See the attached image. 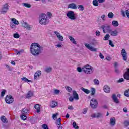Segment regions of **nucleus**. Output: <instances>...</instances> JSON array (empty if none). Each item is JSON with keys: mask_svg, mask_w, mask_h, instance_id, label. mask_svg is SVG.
I'll return each instance as SVG.
<instances>
[{"mask_svg": "<svg viewBox=\"0 0 129 129\" xmlns=\"http://www.w3.org/2000/svg\"><path fill=\"white\" fill-rule=\"evenodd\" d=\"M44 48L41 46L39 43H33L30 46V52L33 56H39L41 54Z\"/></svg>", "mask_w": 129, "mask_h": 129, "instance_id": "1", "label": "nucleus"}, {"mask_svg": "<svg viewBox=\"0 0 129 129\" xmlns=\"http://www.w3.org/2000/svg\"><path fill=\"white\" fill-rule=\"evenodd\" d=\"M39 21L41 25H43L44 26L49 24V19L45 14H42L40 15Z\"/></svg>", "mask_w": 129, "mask_h": 129, "instance_id": "2", "label": "nucleus"}, {"mask_svg": "<svg viewBox=\"0 0 129 129\" xmlns=\"http://www.w3.org/2000/svg\"><path fill=\"white\" fill-rule=\"evenodd\" d=\"M93 71V67L90 65L86 64L83 67V72L86 74H92Z\"/></svg>", "mask_w": 129, "mask_h": 129, "instance_id": "3", "label": "nucleus"}, {"mask_svg": "<svg viewBox=\"0 0 129 129\" xmlns=\"http://www.w3.org/2000/svg\"><path fill=\"white\" fill-rule=\"evenodd\" d=\"M67 16L71 20H76V17H75V14L73 11H68L67 13Z\"/></svg>", "mask_w": 129, "mask_h": 129, "instance_id": "4", "label": "nucleus"}, {"mask_svg": "<svg viewBox=\"0 0 129 129\" xmlns=\"http://www.w3.org/2000/svg\"><path fill=\"white\" fill-rule=\"evenodd\" d=\"M101 28V29H102L103 32L104 34H105L106 32H108V33H109L111 31V29L110 28V25H102Z\"/></svg>", "mask_w": 129, "mask_h": 129, "instance_id": "5", "label": "nucleus"}, {"mask_svg": "<svg viewBox=\"0 0 129 129\" xmlns=\"http://www.w3.org/2000/svg\"><path fill=\"white\" fill-rule=\"evenodd\" d=\"M5 101L6 103L10 104V103H13V102H14V98H13V97L11 95H8L5 98Z\"/></svg>", "mask_w": 129, "mask_h": 129, "instance_id": "6", "label": "nucleus"}, {"mask_svg": "<svg viewBox=\"0 0 129 129\" xmlns=\"http://www.w3.org/2000/svg\"><path fill=\"white\" fill-rule=\"evenodd\" d=\"M97 100L93 98L90 101V106L92 108H96L97 107Z\"/></svg>", "mask_w": 129, "mask_h": 129, "instance_id": "7", "label": "nucleus"}, {"mask_svg": "<svg viewBox=\"0 0 129 129\" xmlns=\"http://www.w3.org/2000/svg\"><path fill=\"white\" fill-rule=\"evenodd\" d=\"M85 47H86V48H87V49H88L90 51H91V52H97V48L93 47L89 44L85 43Z\"/></svg>", "mask_w": 129, "mask_h": 129, "instance_id": "8", "label": "nucleus"}, {"mask_svg": "<svg viewBox=\"0 0 129 129\" xmlns=\"http://www.w3.org/2000/svg\"><path fill=\"white\" fill-rule=\"evenodd\" d=\"M121 54L122 55L123 61H127V53H126L125 49H122L121 51Z\"/></svg>", "mask_w": 129, "mask_h": 129, "instance_id": "9", "label": "nucleus"}, {"mask_svg": "<svg viewBox=\"0 0 129 129\" xmlns=\"http://www.w3.org/2000/svg\"><path fill=\"white\" fill-rule=\"evenodd\" d=\"M9 10V5L8 3L5 4L2 8L1 13V14H6Z\"/></svg>", "mask_w": 129, "mask_h": 129, "instance_id": "10", "label": "nucleus"}, {"mask_svg": "<svg viewBox=\"0 0 129 129\" xmlns=\"http://www.w3.org/2000/svg\"><path fill=\"white\" fill-rule=\"evenodd\" d=\"M54 34L57 36L59 41H64V37L58 31H54Z\"/></svg>", "mask_w": 129, "mask_h": 129, "instance_id": "11", "label": "nucleus"}, {"mask_svg": "<svg viewBox=\"0 0 129 129\" xmlns=\"http://www.w3.org/2000/svg\"><path fill=\"white\" fill-rule=\"evenodd\" d=\"M118 63L117 62L114 63V71L115 73L117 74H119L120 73V71L118 69Z\"/></svg>", "mask_w": 129, "mask_h": 129, "instance_id": "12", "label": "nucleus"}, {"mask_svg": "<svg viewBox=\"0 0 129 129\" xmlns=\"http://www.w3.org/2000/svg\"><path fill=\"white\" fill-rule=\"evenodd\" d=\"M109 33L110 34L111 36H112V37H116L118 34V32H117L116 30L114 31L111 30Z\"/></svg>", "mask_w": 129, "mask_h": 129, "instance_id": "13", "label": "nucleus"}, {"mask_svg": "<svg viewBox=\"0 0 129 129\" xmlns=\"http://www.w3.org/2000/svg\"><path fill=\"white\" fill-rule=\"evenodd\" d=\"M68 9H74L75 10H76L77 9V6H76V4L75 3H71L69 4L68 6Z\"/></svg>", "mask_w": 129, "mask_h": 129, "instance_id": "14", "label": "nucleus"}, {"mask_svg": "<svg viewBox=\"0 0 129 129\" xmlns=\"http://www.w3.org/2000/svg\"><path fill=\"white\" fill-rule=\"evenodd\" d=\"M112 98L115 103H119V101H118V99H117L116 95H115V94H113L112 95Z\"/></svg>", "mask_w": 129, "mask_h": 129, "instance_id": "15", "label": "nucleus"}, {"mask_svg": "<svg viewBox=\"0 0 129 129\" xmlns=\"http://www.w3.org/2000/svg\"><path fill=\"white\" fill-rule=\"evenodd\" d=\"M22 26L24 28H26L27 30H31V25H29L27 22H24L22 24Z\"/></svg>", "mask_w": 129, "mask_h": 129, "instance_id": "16", "label": "nucleus"}, {"mask_svg": "<svg viewBox=\"0 0 129 129\" xmlns=\"http://www.w3.org/2000/svg\"><path fill=\"white\" fill-rule=\"evenodd\" d=\"M40 75H42V72L41 71H37L34 74V79H37L38 77H40Z\"/></svg>", "mask_w": 129, "mask_h": 129, "instance_id": "17", "label": "nucleus"}, {"mask_svg": "<svg viewBox=\"0 0 129 129\" xmlns=\"http://www.w3.org/2000/svg\"><path fill=\"white\" fill-rule=\"evenodd\" d=\"M73 95L74 98H75L76 100H78V99H79L78 94H77V92H76V91H73Z\"/></svg>", "mask_w": 129, "mask_h": 129, "instance_id": "18", "label": "nucleus"}, {"mask_svg": "<svg viewBox=\"0 0 129 129\" xmlns=\"http://www.w3.org/2000/svg\"><path fill=\"white\" fill-rule=\"evenodd\" d=\"M124 78L127 80H129V68L127 69V71L124 73Z\"/></svg>", "mask_w": 129, "mask_h": 129, "instance_id": "19", "label": "nucleus"}, {"mask_svg": "<svg viewBox=\"0 0 129 129\" xmlns=\"http://www.w3.org/2000/svg\"><path fill=\"white\" fill-rule=\"evenodd\" d=\"M104 91H105L106 93H109L110 92V87L108 86H105L104 87Z\"/></svg>", "mask_w": 129, "mask_h": 129, "instance_id": "20", "label": "nucleus"}, {"mask_svg": "<svg viewBox=\"0 0 129 129\" xmlns=\"http://www.w3.org/2000/svg\"><path fill=\"white\" fill-rule=\"evenodd\" d=\"M81 90H82V91H83V92H84L86 94H89L90 93V90L87 89H85L83 87L81 88Z\"/></svg>", "mask_w": 129, "mask_h": 129, "instance_id": "21", "label": "nucleus"}, {"mask_svg": "<svg viewBox=\"0 0 129 129\" xmlns=\"http://www.w3.org/2000/svg\"><path fill=\"white\" fill-rule=\"evenodd\" d=\"M100 116H101V114H100V113H98L97 114H93L91 116V117H93V118H95V117L98 118L99 117H100Z\"/></svg>", "mask_w": 129, "mask_h": 129, "instance_id": "22", "label": "nucleus"}, {"mask_svg": "<svg viewBox=\"0 0 129 129\" xmlns=\"http://www.w3.org/2000/svg\"><path fill=\"white\" fill-rule=\"evenodd\" d=\"M110 124L112 125V126H114L115 125V118H111L110 120Z\"/></svg>", "mask_w": 129, "mask_h": 129, "instance_id": "23", "label": "nucleus"}, {"mask_svg": "<svg viewBox=\"0 0 129 129\" xmlns=\"http://www.w3.org/2000/svg\"><path fill=\"white\" fill-rule=\"evenodd\" d=\"M1 120L3 123H8V119L6 118L5 116H2L1 117Z\"/></svg>", "mask_w": 129, "mask_h": 129, "instance_id": "24", "label": "nucleus"}, {"mask_svg": "<svg viewBox=\"0 0 129 129\" xmlns=\"http://www.w3.org/2000/svg\"><path fill=\"white\" fill-rule=\"evenodd\" d=\"M112 25L113 27H118L119 24L118 23V21L116 20H113L112 22Z\"/></svg>", "mask_w": 129, "mask_h": 129, "instance_id": "25", "label": "nucleus"}, {"mask_svg": "<svg viewBox=\"0 0 129 129\" xmlns=\"http://www.w3.org/2000/svg\"><path fill=\"white\" fill-rule=\"evenodd\" d=\"M69 39L73 44H74V45H76V41H75V39H74V38L73 37L69 36Z\"/></svg>", "mask_w": 129, "mask_h": 129, "instance_id": "26", "label": "nucleus"}, {"mask_svg": "<svg viewBox=\"0 0 129 129\" xmlns=\"http://www.w3.org/2000/svg\"><path fill=\"white\" fill-rule=\"evenodd\" d=\"M34 108H35V109L37 110V113H39V112H41V109H40V105H39L38 104H36L34 106Z\"/></svg>", "mask_w": 129, "mask_h": 129, "instance_id": "27", "label": "nucleus"}, {"mask_svg": "<svg viewBox=\"0 0 129 129\" xmlns=\"http://www.w3.org/2000/svg\"><path fill=\"white\" fill-rule=\"evenodd\" d=\"M34 95V93L33 92L30 91L28 92L26 96V98H30V97H32Z\"/></svg>", "mask_w": 129, "mask_h": 129, "instance_id": "28", "label": "nucleus"}, {"mask_svg": "<svg viewBox=\"0 0 129 129\" xmlns=\"http://www.w3.org/2000/svg\"><path fill=\"white\" fill-rule=\"evenodd\" d=\"M58 105V102L55 101H52L51 105V107L52 108H54V107H56Z\"/></svg>", "mask_w": 129, "mask_h": 129, "instance_id": "29", "label": "nucleus"}, {"mask_svg": "<svg viewBox=\"0 0 129 129\" xmlns=\"http://www.w3.org/2000/svg\"><path fill=\"white\" fill-rule=\"evenodd\" d=\"M52 71H53V69L52 68H51L50 67L46 68L45 69V72H47V73L52 72Z\"/></svg>", "mask_w": 129, "mask_h": 129, "instance_id": "30", "label": "nucleus"}, {"mask_svg": "<svg viewBox=\"0 0 129 129\" xmlns=\"http://www.w3.org/2000/svg\"><path fill=\"white\" fill-rule=\"evenodd\" d=\"M21 80L24 82H32V80L28 79L26 77H23L21 78Z\"/></svg>", "mask_w": 129, "mask_h": 129, "instance_id": "31", "label": "nucleus"}, {"mask_svg": "<svg viewBox=\"0 0 129 129\" xmlns=\"http://www.w3.org/2000/svg\"><path fill=\"white\" fill-rule=\"evenodd\" d=\"M11 23H13L15 25H19V21L17 20L15 18H12L11 19Z\"/></svg>", "mask_w": 129, "mask_h": 129, "instance_id": "32", "label": "nucleus"}, {"mask_svg": "<svg viewBox=\"0 0 129 129\" xmlns=\"http://www.w3.org/2000/svg\"><path fill=\"white\" fill-rule=\"evenodd\" d=\"M29 112V109H27L25 108H23L22 111V114H27Z\"/></svg>", "mask_w": 129, "mask_h": 129, "instance_id": "33", "label": "nucleus"}, {"mask_svg": "<svg viewBox=\"0 0 129 129\" xmlns=\"http://www.w3.org/2000/svg\"><path fill=\"white\" fill-rule=\"evenodd\" d=\"M61 120H62L61 118H59L57 120H56L55 123L56 125H61Z\"/></svg>", "mask_w": 129, "mask_h": 129, "instance_id": "34", "label": "nucleus"}, {"mask_svg": "<svg viewBox=\"0 0 129 129\" xmlns=\"http://www.w3.org/2000/svg\"><path fill=\"white\" fill-rule=\"evenodd\" d=\"M77 8L79 9V11H83V10H84V7H83L82 5H78Z\"/></svg>", "mask_w": 129, "mask_h": 129, "instance_id": "35", "label": "nucleus"}, {"mask_svg": "<svg viewBox=\"0 0 129 129\" xmlns=\"http://www.w3.org/2000/svg\"><path fill=\"white\" fill-rule=\"evenodd\" d=\"M109 38H110V35H109V34H106L104 36L103 40H104V41H107L108 40V39H109Z\"/></svg>", "mask_w": 129, "mask_h": 129, "instance_id": "36", "label": "nucleus"}, {"mask_svg": "<svg viewBox=\"0 0 129 129\" xmlns=\"http://www.w3.org/2000/svg\"><path fill=\"white\" fill-rule=\"evenodd\" d=\"M95 88H91V95H94V94H95Z\"/></svg>", "mask_w": 129, "mask_h": 129, "instance_id": "37", "label": "nucleus"}, {"mask_svg": "<svg viewBox=\"0 0 129 129\" xmlns=\"http://www.w3.org/2000/svg\"><path fill=\"white\" fill-rule=\"evenodd\" d=\"M93 81L95 85H99V81L97 79H94Z\"/></svg>", "mask_w": 129, "mask_h": 129, "instance_id": "38", "label": "nucleus"}, {"mask_svg": "<svg viewBox=\"0 0 129 129\" xmlns=\"http://www.w3.org/2000/svg\"><path fill=\"white\" fill-rule=\"evenodd\" d=\"M93 5L95 6V7H97V6H98V0H94L93 1Z\"/></svg>", "mask_w": 129, "mask_h": 129, "instance_id": "39", "label": "nucleus"}, {"mask_svg": "<svg viewBox=\"0 0 129 129\" xmlns=\"http://www.w3.org/2000/svg\"><path fill=\"white\" fill-rule=\"evenodd\" d=\"M16 55H21L22 53H24V49H21L19 51H18L17 49H16Z\"/></svg>", "mask_w": 129, "mask_h": 129, "instance_id": "40", "label": "nucleus"}, {"mask_svg": "<svg viewBox=\"0 0 129 129\" xmlns=\"http://www.w3.org/2000/svg\"><path fill=\"white\" fill-rule=\"evenodd\" d=\"M96 44H97V41H96L95 39H93L91 42V44H92L93 46L96 45Z\"/></svg>", "mask_w": 129, "mask_h": 129, "instance_id": "41", "label": "nucleus"}, {"mask_svg": "<svg viewBox=\"0 0 129 129\" xmlns=\"http://www.w3.org/2000/svg\"><path fill=\"white\" fill-rule=\"evenodd\" d=\"M22 5L26 8H31V4L29 3H23Z\"/></svg>", "mask_w": 129, "mask_h": 129, "instance_id": "42", "label": "nucleus"}, {"mask_svg": "<svg viewBox=\"0 0 129 129\" xmlns=\"http://www.w3.org/2000/svg\"><path fill=\"white\" fill-rule=\"evenodd\" d=\"M114 15L112 12H109L108 14V18H112L114 17Z\"/></svg>", "mask_w": 129, "mask_h": 129, "instance_id": "43", "label": "nucleus"}, {"mask_svg": "<svg viewBox=\"0 0 129 129\" xmlns=\"http://www.w3.org/2000/svg\"><path fill=\"white\" fill-rule=\"evenodd\" d=\"M65 88L68 92H71V91H72V88H70L69 86H66Z\"/></svg>", "mask_w": 129, "mask_h": 129, "instance_id": "44", "label": "nucleus"}, {"mask_svg": "<svg viewBox=\"0 0 129 129\" xmlns=\"http://www.w3.org/2000/svg\"><path fill=\"white\" fill-rule=\"evenodd\" d=\"M10 26L12 29H15L16 28V24H14L13 22H11Z\"/></svg>", "mask_w": 129, "mask_h": 129, "instance_id": "45", "label": "nucleus"}, {"mask_svg": "<svg viewBox=\"0 0 129 129\" xmlns=\"http://www.w3.org/2000/svg\"><path fill=\"white\" fill-rule=\"evenodd\" d=\"M13 37L15 38V39H19V38H20V35L18 33H15L13 34Z\"/></svg>", "mask_w": 129, "mask_h": 129, "instance_id": "46", "label": "nucleus"}, {"mask_svg": "<svg viewBox=\"0 0 129 129\" xmlns=\"http://www.w3.org/2000/svg\"><path fill=\"white\" fill-rule=\"evenodd\" d=\"M73 126L74 128H75V129L79 128V127H78V126H77V125L76 124V122H74L73 123Z\"/></svg>", "mask_w": 129, "mask_h": 129, "instance_id": "47", "label": "nucleus"}, {"mask_svg": "<svg viewBox=\"0 0 129 129\" xmlns=\"http://www.w3.org/2000/svg\"><path fill=\"white\" fill-rule=\"evenodd\" d=\"M124 95L125 96H126L127 97H129V89L126 90L124 92Z\"/></svg>", "mask_w": 129, "mask_h": 129, "instance_id": "48", "label": "nucleus"}, {"mask_svg": "<svg viewBox=\"0 0 129 129\" xmlns=\"http://www.w3.org/2000/svg\"><path fill=\"white\" fill-rule=\"evenodd\" d=\"M77 71H78V72H82V71H83V67L81 68V67H78L77 68Z\"/></svg>", "mask_w": 129, "mask_h": 129, "instance_id": "49", "label": "nucleus"}, {"mask_svg": "<svg viewBox=\"0 0 129 129\" xmlns=\"http://www.w3.org/2000/svg\"><path fill=\"white\" fill-rule=\"evenodd\" d=\"M124 125L126 127H127V126H128V125H129V121H124Z\"/></svg>", "mask_w": 129, "mask_h": 129, "instance_id": "50", "label": "nucleus"}, {"mask_svg": "<svg viewBox=\"0 0 129 129\" xmlns=\"http://www.w3.org/2000/svg\"><path fill=\"white\" fill-rule=\"evenodd\" d=\"M124 81V79L123 78H121L117 81V83H121V82H123Z\"/></svg>", "mask_w": 129, "mask_h": 129, "instance_id": "51", "label": "nucleus"}, {"mask_svg": "<svg viewBox=\"0 0 129 129\" xmlns=\"http://www.w3.org/2000/svg\"><path fill=\"white\" fill-rule=\"evenodd\" d=\"M25 114H22L21 116V118L23 120H26L27 119V116L25 115Z\"/></svg>", "mask_w": 129, "mask_h": 129, "instance_id": "52", "label": "nucleus"}, {"mask_svg": "<svg viewBox=\"0 0 129 129\" xmlns=\"http://www.w3.org/2000/svg\"><path fill=\"white\" fill-rule=\"evenodd\" d=\"M54 94H59V93H60V90H59L58 89H55V90H54Z\"/></svg>", "mask_w": 129, "mask_h": 129, "instance_id": "53", "label": "nucleus"}, {"mask_svg": "<svg viewBox=\"0 0 129 129\" xmlns=\"http://www.w3.org/2000/svg\"><path fill=\"white\" fill-rule=\"evenodd\" d=\"M109 45H110L111 47H114V44H112V41L110 40H109Z\"/></svg>", "mask_w": 129, "mask_h": 129, "instance_id": "54", "label": "nucleus"}, {"mask_svg": "<svg viewBox=\"0 0 129 129\" xmlns=\"http://www.w3.org/2000/svg\"><path fill=\"white\" fill-rule=\"evenodd\" d=\"M106 18V16L104 14H103L101 16V19H102V21H105Z\"/></svg>", "mask_w": 129, "mask_h": 129, "instance_id": "55", "label": "nucleus"}, {"mask_svg": "<svg viewBox=\"0 0 129 129\" xmlns=\"http://www.w3.org/2000/svg\"><path fill=\"white\" fill-rule=\"evenodd\" d=\"M5 94H6V90H3L2 92H1V96H5Z\"/></svg>", "mask_w": 129, "mask_h": 129, "instance_id": "56", "label": "nucleus"}, {"mask_svg": "<svg viewBox=\"0 0 129 129\" xmlns=\"http://www.w3.org/2000/svg\"><path fill=\"white\" fill-rule=\"evenodd\" d=\"M42 128L43 129H49L48 125L47 124H43L42 125Z\"/></svg>", "mask_w": 129, "mask_h": 129, "instance_id": "57", "label": "nucleus"}, {"mask_svg": "<svg viewBox=\"0 0 129 129\" xmlns=\"http://www.w3.org/2000/svg\"><path fill=\"white\" fill-rule=\"evenodd\" d=\"M75 98L74 97L72 96H70L69 97V101H70L71 102H72V101H73V100H74Z\"/></svg>", "mask_w": 129, "mask_h": 129, "instance_id": "58", "label": "nucleus"}, {"mask_svg": "<svg viewBox=\"0 0 129 129\" xmlns=\"http://www.w3.org/2000/svg\"><path fill=\"white\" fill-rule=\"evenodd\" d=\"M121 13L123 17H125V12H124V11H123V10L122 9L121 10Z\"/></svg>", "mask_w": 129, "mask_h": 129, "instance_id": "59", "label": "nucleus"}, {"mask_svg": "<svg viewBox=\"0 0 129 129\" xmlns=\"http://www.w3.org/2000/svg\"><path fill=\"white\" fill-rule=\"evenodd\" d=\"M96 36H100V32H99V31L97 30L96 31Z\"/></svg>", "mask_w": 129, "mask_h": 129, "instance_id": "60", "label": "nucleus"}, {"mask_svg": "<svg viewBox=\"0 0 129 129\" xmlns=\"http://www.w3.org/2000/svg\"><path fill=\"white\" fill-rule=\"evenodd\" d=\"M99 57L101 59H104V56H103V55L101 53H100Z\"/></svg>", "mask_w": 129, "mask_h": 129, "instance_id": "61", "label": "nucleus"}, {"mask_svg": "<svg viewBox=\"0 0 129 129\" xmlns=\"http://www.w3.org/2000/svg\"><path fill=\"white\" fill-rule=\"evenodd\" d=\"M57 115H58V113H56V114H53V116H52L53 119H55V118H56L57 117Z\"/></svg>", "mask_w": 129, "mask_h": 129, "instance_id": "62", "label": "nucleus"}, {"mask_svg": "<svg viewBox=\"0 0 129 129\" xmlns=\"http://www.w3.org/2000/svg\"><path fill=\"white\" fill-rule=\"evenodd\" d=\"M68 109H70V110H73V109H74V108H73V106H70L68 107Z\"/></svg>", "mask_w": 129, "mask_h": 129, "instance_id": "63", "label": "nucleus"}, {"mask_svg": "<svg viewBox=\"0 0 129 129\" xmlns=\"http://www.w3.org/2000/svg\"><path fill=\"white\" fill-rule=\"evenodd\" d=\"M125 14L127 17V18H129V11L128 10H126L125 11Z\"/></svg>", "mask_w": 129, "mask_h": 129, "instance_id": "64", "label": "nucleus"}]
</instances>
